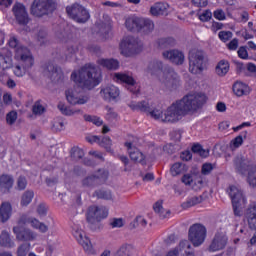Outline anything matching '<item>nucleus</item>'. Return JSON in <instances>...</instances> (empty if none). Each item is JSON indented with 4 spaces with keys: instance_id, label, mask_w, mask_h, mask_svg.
Segmentation results:
<instances>
[{
    "instance_id": "obj_1",
    "label": "nucleus",
    "mask_w": 256,
    "mask_h": 256,
    "mask_svg": "<svg viewBox=\"0 0 256 256\" xmlns=\"http://www.w3.org/2000/svg\"><path fill=\"white\" fill-rule=\"evenodd\" d=\"M207 102V96L203 92H189L182 99L174 102L164 112L159 108L153 107L149 102H131L130 109L133 111H142L156 121L162 123H177L187 115H193L199 111Z\"/></svg>"
},
{
    "instance_id": "obj_2",
    "label": "nucleus",
    "mask_w": 256,
    "mask_h": 256,
    "mask_svg": "<svg viewBox=\"0 0 256 256\" xmlns=\"http://www.w3.org/2000/svg\"><path fill=\"white\" fill-rule=\"evenodd\" d=\"M71 80L82 89H94L102 81L101 70L94 64H86L72 72Z\"/></svg>"
},
{
    "instance_id": "obj_3",
    "label": "nucleus",
    "mask_w": 256,
    "mask_h": 256,
    "mask_svg": "<svg viewBox=\"0 0 256 256\" xmlns=\"http://www.w3.org/2000/svg\"><path fill=\"white\" fill-rule=\"evenodd\" d=\"M146 73L147 75H152V77H158L162 87L167 89H173L179 83V75L176 74L173 68L164 66L161 60L149 62Z\"/></svg>"
},
{
    "instance_id": "obj_4",
    "label": "nucleus",
    "mask_w": 256,
    "mask_h": 256,
    "mask_svg": "<svg viewBox=\"0 0 256 256\" xmlns=\"http://www.w3.org/2000/svg\"><path fill=\"white\" fill-rule=\"evenodd\" d=\"M237 173L245 175L248 171L247 182L251 187H256V165H253L245 156H237L234 160Z\"/></svg>"
},
{
    "instance_id": "obj_5",
    "label": "nucleus",
    "mask_w": 256,
    "mask_h": 256,
    "mask_svg": "<svg viewBox=\"0 0 256 256\" xmlns=\"http://www.w3.org/2000/svg\"><path fill=\"white\" fill-rule=\"evenodd\" d=\"M205 71V56L203 51L193 49L189 52V72L192 75H201Z\"/></svg>"
},
{
    "instance_id": "obj_6",
    "label": "nucleus",
    "mask_w": 256,
    "mask_h": 256,
    "mask_svg": "<svg viewBox=\"0 0 256 256\" xmlns=\"http://www.w3.org/2000/svg\"><path fill=\"white\" fill-rule=\"evenodd\" d=\"M142 47L143 44H141L139 39L133 36H127L120 43V53L124 57H133V55H137L141 51Z\"/></svg>"
},
{
    "instance_id": "obj_7",
    "label": "nucleus",
    "mask_w": 256,
    "mask_h": 256,
    "mask_svg": "<svg viewBox=\"0 0 256 256\" xmlns=\"http://www.w3.org/2000/svg\"><path fill=\"white\" fill-rule=\"evenodd\" d=\"M227 193L232 201L234 215L241 217L242 209L245 207L247 200L243 196V192L235 185L229 186Z\"/></svg>"
},
{
    "instance_id": "obj_8",
    "label": "nucleus",
    "mask_w": 256,
    "mask_h": 256,
    "mask_svg": "<svg viewBox=\"0 0 256 256\" xmlns=\"http://www.w3.org/2000/svg\"><path fill=\"white\" fill-rule=\"evenodd\" d=\"M55 3L57 0H33L30 13L34 17H44L55 9Z\"/></svg>"
},
{
    "instance_id": "obj_9",
    "label": "nucleus",
    "mask_w": 256,
    "mask_h": 256,
    "mask_svg": "<svg viewBox=\"0 0 256 256\" xmlns=\"http://www.w3.org/2000/svg\"><path fill=\"white\" fill-rule=\"evenodd\" d=\"M188 239L194 247H200L207 239V228L201 224H194L190 227Z\"/></svg>"
},
{
    "instance_id": "obj_10",
    "label": "nucleus",
    "mask_w": 256,
    "mask_h": 256,
    "mask_svg": "<svg viewBox=\"0 0 256 256\" xmlns=\"http://www.w3.org/2000/svg\"><path fill=\"white\" fill-rule=\"evenodd\" d=\"M72 235L88 255H95L97 253L95 248H93V244H91V240H89L79 225H74L72 227Z\"/></svg>"
},
{
    "instance_id": "obj_11",
    "label": "nucleus",
    "mask_w": 256,
    "mask_h": 256,
    "mask_svg": "<svg viewBox=\"0 0 256 256\" xmlns=\"http://www.w3.org/2000/svg\"><path fill=\"white\" fill-rule=\"evenodd\" d=\"M14 59L19 61V63H21L25 69H31V67L35 65V58H33L31 50L25 46H18L15 49Z\"/></svg>"
},
{
    "instance_id": "obj_12",
    "label": "nucleus",
    "mask_w": 256,
    "mask_h": 256,
    "mask_svg": "<svg viewBox=\"0 0 256 256\" xmlns=\"http://www.w3.org/2000/svg\"><path fill=\"white\" fill-rule=\"evenodd\" d=\"M109 215V210L107 208L101 206H90L88 208L86 219L88 223L94 225V223H99V221H103V219H107Z\"/></svg>"
},
{
    "instance_id": "obj_13",
    "label": "nucleus",
    "mask_w": 256,
    "mask_h": 256,
    "mask_svg": "<svg viewBox=\"0 0 256 256\" xmlns=\"http://www.w3.org/2000/svg\"><path fill=\"white\" fill-rule=\"evenodd\" d=\"M12 13L18 25H21L22 27L29 25L31 18L29 17V12H27V8L25 7V5L16 2L12 7Z\"/></svg>"
},
{
    "instance_id": "obj_14",
    "label": "nucleus",
    "mask_w": 256,
    "mask_h": 256,
    "mask_svg": "<svg viewBox=\"0 0 256 256\" xmlns=\"http://www.w3.org/2000/svg\"><path fill=\"white\" fill-rule=\"evenodd\" d=\"M112 79L115 83H125L131 93H139V85L133 76L118 72L112 74Z\"/></svg>"
},
{
    "instance_id": "obj_15",
    "label": "nucleus",
    "mask_w": 256,
    "mask_h": 256,
    "mask_svg": "<svg viewBox=\"0 0 256 256\" xmlns=\"http://www.w3.org/2000/svg\"><path fill=\"white\" fill-rule=\"evenodd\" d=\"M43 73L45 77H49L52 81L59 83L63 81V70L55 66L53 62H48L43 66Z\"/></svg>"
},
{
    "instance_id": "obj_16",
    "label": "nucleus",
    "mask_w": 256,
    "mask_h": 256,
    "mask_svg": "<svg viewBox=\"0 0 256 256\" xmlns=\"http://www.w3.org/2000/svg\"><path fill=\"white\" fill-rule=\"evenodd\" d=\"M120 95L121 91L113 84L102 86L100 89V96L104 101H116V99H119Z\"/></svg>"
},
{
    "instance_id": "obj_17",
    "label": "nucleus",
    "mask_w": 256,
    "mask_h": 256,
    "mask_svg": "<svg viewBox=\"0 0 256 256\" xmlns=\"http://www.w3.org/2000/svg\"><path fill=\"white\" fill-rule=\"evenodd\" d=\"M65 95H66V101L70 105H85V103L89 101V96L81 95V93H79L75 89L66 90Z\"/></svg>"
},
{
    "instance_id": "obj_18",
    "label": "nucleus",
    "mask_w": 256,
    "mask_h": 256,
    "mask_svg": "<svg viewBox=\"0 0 256 256\" xmlns=\"http://www.w3.org/2000/svg\"><path fill=\"white\" fill-rule=\"evenodd\" d=\"M162 57L174 63V65H183L185 63V54L178 49L165 50L162 53Z\"/></svg>"
},
{
    "instance_id": "obj_19",
    "label": "nucleus",
    "mask_w": 256,
    "mask_h": 256,
    "mask_svg": "<svg viewBox=\"0 0 256 256\" xmlns=\"http://www.w3.org/2000/svg\"><path fill=\"white\" fill-rule=\"evenodd\" d=\"M107 177H109L108 171L98 170L96 172V174L86 177L82 181V185L84 187H91V186L95 185L96 183H103L104 181L107 180Z\"/></svg>"
},
{
    "instance_id": "obj_20",
    "label": "nucleus",
    "mask_w": 256,
    "mask_h": 256,
    "mask_svg": "<svg viewBox=\"0 0 256 256\" xmlns=\"http://www.w3.org/2000/svg\"><path fill=\"white\" fill-rule=\"evenodd\" d=\"M227 246V235L223 232H218L215 234L212 243L209 246V251L215 253V251H221Z\"/></svg>"
},
{
    "instance_id": "obj_21",
    "label": "nucleus",
    "mask_w": 256,
    "mask_h": 256,
    "mask_svg": "<svg viewBox=\"0 0 256 256\" xmlns=\"http://www.w3.org/2000/svg\"><path fill=\"white\" fill-rule=\"evenodd\" d=\"M13 65V54L7 48L0 49V70L11 69Z\"/></svg>"
},
{
    "instance_id": "obj_22",
    "label": "nucleus",
    "mask_w": 256,
    "mask_h": 256,
    "mask_svg": "<svg viewBox=\"0 0 256 256\" xmlns=\"http://www.w3.org/2000/svg\"><path fill=\"white\" fill-rule=\"evenodd\" d=\"M13 233L16 235L18 241H34L37 237L33 231L28 229H23L20 226L13 228Z\"/></svg>"
},
{
    "instance_id": "obj_23",
    "label": "nucleus",
    "mask_w": 256,
    "mask_h": 256,
    "mask_svg": "<svg viewBox=\"0 0 256 256\" xmlns=\"http://www.w3.org/2000/svg\"><path fill=\"white\" fill-rule=\"evenodd\" d=\"M125 147L127 148L132 161H136V163H142V165H144L145 156L141 153V151H139V149H137V147L133 146V143L126 142Z\"/></svg>"
},
{
    "instance_id": "obj_24",
    "label": "nucleus",
    "mask_w": 256,
    "mask_h": 256,
    "mask_svg": "<svg viewBox=\"0 0 256 256\" xmlns=\"http://www.w3.org/2000/svg\"><path fill=\"white\" fill-rule=\"evenodd\" d=\"M66 12L74 21L77 19V15H79V13H83L84 17L82 19H89V12L79 4L66 7Z\"/></svg>"
},
{
    "instance_id": "obj_25",
    "label": "nucleus",
    "mask_w": 256,
    "mask_h": 256,
    "mask_svg": "<svg viewBox=\"0 0 256 256\" xmlns=\"http://www.w3.org/2000/svg\"><path fill=\"white\" fill-rule=\"evenodd\" d=\"M249 229L256 231V202L249 205L245 213Z\"/></svg>"
},
{
    "instance_id": "obj_26",
    "label": "nucleus",
    "mask_w": 256,
    "mask_h": 256,
    "mask_svg": "<svg viewBox=\"0 0 256 256\" xmlns=\"http://www.w3.org/2000/svg\"><path fill=\"white\" fill-rule=\"evenodd\" d=\"M15 180L13 176L9 174L0 175V192L1 193H9L11 189H13V185Z\"/></svg>"
},
{
    "instance_id": "obj_27",
    "label": "nucleus",
    "mask_w": 256,
    "mask_h": 256,
    "mask_svg": "<svg viewBox=\"0 0 256 256\" xmlns=\"http://www.w3.org/2000/svg\"><path fill=\"white\" fill-rule=\"evenodd\" d=\"M11 215H13V206H11L10 202H2L0 205V222L7 223L9 219H11Z\"/></svg>"
},
{
    "instance_id": "obj_28",
    "label": "nucleus",
    "mask_w": 256,
    "mask_h": 256,
    "mask_svg": "<svg viewBox=\"0 0 256 256\" xmlns=\"http://www.w3.org/2000/svg\"><path fill=\"white\" fill-rule=\"evenodd\" d=\"M24 223L27 225H30L32 229H36L40 233H47L49 231V226H47L45 223L37 220L35 217H28L25 219Z\"/></svg>"
},
{
    "instance_id": "obj_29",
    "label": "nucleus",
    "mask_w": 256,
    "mask_h": 256,
    "mask_svg": "<svg viewBox=\"0 0 256 256\" xmlns=\"http://www.w3.org/2000/svg\"><path fill=\"white\" fill-rule=\"evenodd\" d=\"M97 65L109 71H117V69H119V61L113 58H100L97 60Z\"/></svg>"
},
{
    "instance_id": "obj_30",
    "label": "nucleus",
    "mask_w": 256,
    "mask_h": 256,
    "mask_svg": "<svg viewBox=\"0 0 256 256\" xmlns=\"http://www.w3.org/2000/svg\"><path fill=\"white\" fill-rule=\"evenodd\" d=\"M167 9H169V4L163 3V2H159V3L154 4L150 8V13L154 17H157L159 15H165L167 13Z\"/></svg>"
},
{
    "instance_id": "obj_31",
    "label": "nucleus",
    "mask_w": 256,
    "mask_h": 256,
    "mask_svg": "<svg viewBox=\"0 0 256 256\" xmlns=\"http://www.w3.org/2000/svg\"><path fill=\"white\" fill-rule=\"evenodd\" d=\"M58 109L59 111H61L62 115H66L67 117H72V115H79L83 113L81 109L71 108L69 106H66L63 102H60L58 104Z\"/></svg>"
},
{
    "instance_id": "obj_32",
    "label": "nucleus",
    "mask_w": 256,
    "mask_h": 256,
    "mask_svg": "<svg viewBox=\"0 0 256 256\" xmlns=\"http://www.w3.org/2000/svg\"><path fill=\"white\" fill-rule=\"evenodd\" d=\"M233 92L237 97H243V95H249V86L243 82H236L233 85Z\"/></svg>"
},
{
    "instance_id": "obj_33",
    "label": "nucleus",
    "mask_w": 256,
    "mask_h": 256,
    "mask_svg": "<svg viewBox=\"0 0 256 256\" xmlns=\"http://www.w3.org/2000/svg\"><path fill=\"white\" fill-rule=\"evenodd\" d=\"M153 29H155L153 21L145 18L140 20V27L138 31H143L146 35H149V33H152Z\"/></svg>"
},
{
    "instance_id": "obj_34",
    "label": "nucleus",
    "mask_w": 256,
    "mask_h": 256,
    "mask_svg": "<svg viewBox=\"0 0 256 256\" xmlns=\"http://www.w3.org/2000/svg\"><path fill=\"white\" fill-rule=\"evenodd\" d=\"M0 247H8L9 249L15 247V242L11 240V235L7 231H2L0 234Z\"/></svg>"
},
{
    "instance_id": "obj_35",
    "label": "nucleus",
    "mask_w": 256,
    "mask_h": 256,
    "mask_svg": "<svg viewBox=\"0 0 256 256\" xmlns=\"http://www.w3.org/2000/svg\"><path fill=\"white\" fill-rule=\"evenodd\" d=\"M191 247V244L189 243V241L187 240H182L179 243V246L168 251L166 256H179V253H181V251H183V249H189Z\"/></svg>"
},
{
    "instance_id": "obj_36",
    "label": "nucleus",
    "mask_w": 256,
    "mask_h": 256,
    "mask_svg": "<svg viewBox=\"0 0 256 256\" xmlns=\"http://www.w3.org/2000/svg\"><path fill=\"white\" fill-rule=\"evenodd\" d=\"M35 197V192L33 190H26L20 200L21 207H27L28 205H31V201H33V198Z\"/></svg>"
},
{
    "instance_id": "obj_37",
    "label": "nucleus",
    "mask_w": 256,
    "mask_h": 256,
    "mask_svg": "<svg viewBox=\"0 0 256 256\" xmlns=\"http://www.w3.org/2000/svg\"><path fill=\"white\" fill-rule=\"evenodd\" d=\"M141 19L139 17H130L126 19L125 25L129 31H133V29H137L139 31V27L141 25Z\"/></svg>"
},
{
    "instance_id": "obj_38",
    "label": "nucleus",
    "mask_w": 256,
    "mask_h": 256,
    "mask_svg": "<svg viewBox=\"0 0 256 256\" xmlns=\"http://www.w3.org/2000/svg\"><path fill=\"white\" fill-rule=\"evenodd\" d=\"M157 43L160 49H167V47H175L177 45V41L173 37L160 38Z\"/></svg>"
},
{
    "instance_id": "obj_39",
    "label": "nucleus",
    "mask_w": 256,
    "mask_h": 256,
    "mask_svg": "<svg viewBox=\"0 0 256 256\" xmlns=\"http://www.w3.org/2000/svg\"><path fill=\"white\" fill-rule=\"evenodd\" d=\"M216 73L219 77H225V74L229 73V62L221 60L216 66Z\"/></svg>"
},
{
    "instance_id": "obj_40",
    "label": "nucleus",
    "mask_w": 256,
    "mask_h": 256,
    "mask_svg": "<svg viewBox=\"0 0 256 256\" xmlns=\"http://www.w3.org/2000/svg\"><path fill=\"white\" fill-rule=\"evenodd\" d=\"M185 171H187L185 164L181 162L174 163L170 169L172 177H177V175H181V173H185Z\"/></svg>"
},
{
    "instance_id": "obj_41",
    "label": "nucleus",
    "mask_w": 256,
    "mask_h": 256,
    "mask_svg": "<svg viewBox=\"0 0 256 256\" xmlns=\"http://www.w3.org/2000/svg\"><path fill=\"white\" fill-rule=\"evenodd\" d=\"M203 201V197L194 196L189 198L186 202L182 204L183 209H189L190 207H195V205H199Z\"/></svg>"
},
{
    "instance_id": "obj_42",
    "label": "nucleus",
    "mask_w": 256,
    "mask_h": 256,
    "mask_svg": "<svg viewBox=\"0 0 256 256\" xmlns=\"http://www.w3.org/2000/svg\"><path fill=\"white\" fill-rule=\"evenodd\" d=\"M205 187V178L201 175H197L194 177V182L192 184V189L194 191H200V189H203Z\"/></svg>"
},
{
    "instance_id": "obj_43",
    "label": "nucleus",
    "mask_w": 256,
    "mask_h": 256,
    "mask_svg": "<svg viewBox=\"0 0 256 256\" xmlns=\"http://www.w3.org/2000/svg\"><path fill=\"white\" fill-rule=\"evenodd\" d=\"M193 153H197L200 157H209V149H203V147L199 144H194L192 146Z\"/></svg>"
},
{
    "instance_id": "obj_44",
    "label": "nucleus",
    "mask_w": 256,
    "mask_h": 256,
    "mask_svg": "<svg viewBox=\"0 0 256 256\" xmlns=\"http://www.w3.org/2000/svg\"><path fill=\"white\" fill-rule=\"evenodd\" d=\"M84 119L86 121H88L89 123H93L94 125H96L97 127H101V125H103V121L101 118L97 117V116H92V115H84Z\"/></svg>"
},
{
    "instance_id": "obj_45",
    "label": "nucleus",
    "mask_w": 256,
    "mask_h": 256,
    "mask_svg": "<svg viewBox=\"0 0 256 256\" xmlns=\"http://www.w3.org/2000/svg\"><path fill=\"white\" fill-rule=\"evenodd\" d=\"M84 155H85V152H83V149L79 147H74L71 150V157L75 161H77V159H83Z\"/></svg>"
},
{
    "instance_id": "obj_46",
    "label": "nucleus",
    "mask_w": 256,
    "mask_h": 256,
    "mask_svg": "<svg viewBox=\"0 0 256 256\" xmlns=\"http://www.w3.org/2000/svg\"><path fill=\"white\" fill-rule=\"evenodd\" d=\"M52 129L54 131H63L65 129V122L61 118L54 119Z\"/></svg>"
},
{
    "instance_id": "obj_47",
    "label": "nucleus",
    "mask_w": 256,
    "mask_h": 256,
    "mask_svg": "<svg viewBox=\"0 0 256 256\" xmlns=\"http://www.w3.org/2000/svg\"><path fill=\"white\" fill-rule=\"evenodd\" d=\"M30 249H31V244L29 243L22 244L21 246L18 247L17 256H27Z\"/></svg>"
},
{
    "instance_id": "obj_48",
    "label": "nucleus",
    "mask_w": 256,
    "mask_h": 256,
    "mask_svg": "<svg viewBox=\"0 0 256 256\" xmlns=\"http://www.w3.org/2000/svg\"><path fill=\"white\" fill-rule=\"evenodd\" d=\"M196 175L197 174H185L182 177V183H184V185H189V187H193Z\"/></svg>"
},
{
    "instance_id": "obj_49",
    "label": "nucleus",
    "mask_w": 256,
    "mask_h": 256,
    "mask_svg": "<svg viewBox=\"0 0 256 256\" xmlns=\"http://www.w3.org/2000/svg\"><path fill=\"white\" fill-rule=\"evenodd\" d=\"M23 67V68H22ZM19 66H15L14 69H13V73L16 77H23L25 75V73H27V70H29L30 68H25L24 65Z\"/></svg>"
},
{
    "instance_id": "obj_50",
    "label": "nucleus",
    "mask_w": 256,
    "mask_h": 256,
    "mask_svg": "<svg viewBox=\"0 0 256 256\" xmlns=\"http://www.w3.org/2000/svg\"><path fill=\"white\" fill-rule=\"evenodd\" d=\"M15 121H17V112L12 110L6 115V123L8 125H15Z\"/></svg>"
},
{
    "instance_id": "obj_51",
    "label": "nucleus",
    "mask_w": 256,
    "mask_h": 256,
    "mask_svg": "<svg viewBox=\"0 0 256 256\" xmlns=\"http://www.w3.org/2000/svg\"><path fill=\"white\" fill-rule=\"evenodd\" d=\"M241 145H243V136L242 135L237 136L235 139H233L230 142L231 149H238V147H241Z\"/></svg>"
},
{
    "instance_id": "obj_52",
    "label": "nucleus",
    "mask_w": 256,
    "mask_h": 256,
    "mask_svg": "<svg viewBox=\"0 0 256 256\" xmlns=\"http://www.w3.org/2000/svg\"><path fill=\"white\" fill-rule=\"evenodd\" d=\"M34 115H43L45 113V107L41 105L40 101H37L32 108Z\"/></svg>"
},
{
    "instance_id": "obj_53",
    "label": "nucleus",
    "mask_w": 256,
    "mask_h": 256,
    "mask_svg": "<svg viewBox=\"0 0 256 256\" xmlns=\"http://www.w3.org/2000/svg\"><path fill=\"white\" fill-rule=\"evenodd\" d=\"M213 17V13H211V10H205L201 14H199V19L203 23H206L207 21H211V18Z\"/></svg>"
},
{
    "instance_id": "obj_54",
    "label": "nucleus",
    "mask_w": 256,
    "mask_h": 256,
    "mask_svg": "<svg viewBox=\"0 0 256 256\" xmlns=\"http://www.w3.org/2000/svg\"><path fill=\"white\" fill-rule=\"evenodd\" d=\"M219 39H221L223 41V43H227V41H229V39H231L233 37V32L231 31H221L218 34Z\"/></svg>"
},
{
    "instance_id": "obj_55",
    "label": "nucleus",
    "mask_w": 256,
    "mask_h": 256,
    "mask_svg": "<svg viewBox=\"0 0 256 256\" xmlns=\"http://www.w3.org/2000/svg\"><path fill=\"white\" fill-rule=\"evenodd\" d=\"M17 188L19 191H23L27 188V178L20 176L17 180Z\"/></svg>"
},
{
    "instance_id": "obj_56",
    "label": "nucleus",
    "mask_w": 256,
    "mask_h": 256,
    "mask_svg": "<svg viewBox=\"0 0 256 256\" xmlns=\"http://www.w3.org/2000/svg\"><path fill=\"white\" fill-rule=\"evenodd\" d=\"M131 245H123L117 252L118 256H129Z\"/></svg>"
},
{
    "instance_id": "obj_57",
    "label": "nucleus",
    "mask_w": 256,
    "mask_h": 256,
    "mask_svg": "<svg viewBox=\"0 0 256 256\" xmlns=\"http://www.w3.org/2000/svg\"><path fill=\"white\" fill-rule=\"evenodd\" d=\"M214 166L211 163H205L202 165V175H209V173H211V171H213Z\"/></svg>"
},
{
    "instance_id": "obj_58",
    "label": "nucleus",
    "mask_w": 256,
    "mask_h": 256,
    "mask_svg": "<svg viewBox=\"0 0 256 256\" xmlns=\"http://www.w3.org/2000/svg\"><path fill=\"white\" fill-rule=\"evenodd\" d=\"M36 211L39 217H45V215H47V206L45 204H39Z\"/></svg>"
},
{
    "instance_id": "obj_59",
    "label": "nucleus",
    "mask_w": 256,
    "mask_h": 256,
    "mask_svg": "<svg viewBox=\"0 0 256 256\" xmlns=\"http://www.w3.org/2000/svg\"><path fill=\"white\" fill-rule=\"evenodd\" d=\"M214 18L217 19L218 21H225L226 19L225 12L221 9L214 11Z\"/></svg>"
},
{
    "instance_id": "obj_60",
    "label": "nucleus",
    "mask_w": 256,
    "mask_h": 256,
    "mask_svg": "<svg viewBox=\"0 0 256 256\" xmlns=\"http://www.w3.org/2000/svg\"><path fill=\"white\" fill-rule=\"evenodd\" d=\"M46 38H47V30L46 29H40L38 34H37V40L40 43H44Z\"/></svg>"
},
{
    "instance_id": "obj_61",
    "label": "nucleus",
    "mask_w": 256,
    "mask_h": 256,
    "mask_svg": "<svg viewBox=\"0 0 256 256\" xmlns=\"http://www.w3.org/2000/svg\"><path fill=\"white\" fill-rule=\"evenodd\" d=\"M227 47L230 51H236V49L239 47V40L237 38H234L227 44Z\"/></svg>"
},
{
    "instance_id": "obj_62",
    "label": "nucleus",
    "mask_w": 256,
    "mask_h": 256,
    "mask_svg": "<svg viewBox=\"0 0 256 256\" xmlns=\"http://www.w3.org/2000/svg\"><path fill=\"white\" fill-rule=\"evenodd\" d=\"M99 145H101V147H105V149H109L111 147V138L103 137L100 139Z\"/></svg>"
},
{
    "instance_id": "obj_63",
    "label": "nucleus",
    "mask_w": 256,
    "mask_h": 256,
    "mask_svg": "<svg viewBox=\"0 0 256 256\" xmlns=\"http://www.w3.org/2000/svg\"><path fill=\"white\" fill-rule=\"evenodd\" d=\"M106 119L110 122L117 120V114L115 113V111H113V109H108Z\"/></svg>"
},
{
    "instance_id": "obj_64",
    "label": "nucleus",
    "mask_w": 256,
    "mask_h": 256,
    "mask_svg": "<svg viewBox=\"0 0 256 256\" xmlns=\"http://www.w3.org/2000/svg\"><path fill=\"white\" fill-rule=\"evenodd\" d=\"M238 56L240 59H248L249 53L247 52V49L245 47H240L238 50Z\"/></svg>"
}]
</instances>
